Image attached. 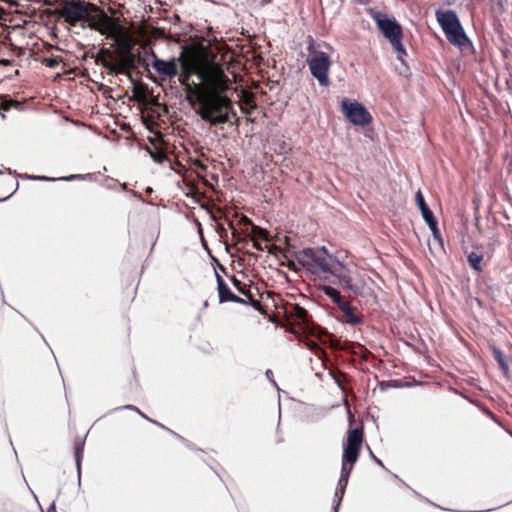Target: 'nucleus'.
<instances>
[{"instance_id":"2f4dec72","label":"nucleus","mask_w":512,"mask_h":512,"mask_svg":"<svg viewBox=\"0 0 512 512\" xmlns=\"http://www.w3.org/2000/svg\"><path fill=\"white\" fill-rule=\"evenodd\" d=\"M151 37L154 39H160L165 37V30L159 27L152 28Z\"/></svg>"},{"instance_id":"4be33fe9","label":"nucleus","mask_w":512,"mask_h":512,"mask_svg":"<svg viewBox=\"0 0 512 512\" xmlns=\"http://www.w3.org/2000/svg\"><path fill=\"white\" fill-rule=\"evenodd\" d=\"M483 253L482 252H476L472 251L468 254L467 260L469 265L477 272L482 271L481 262L483 260Z\"/></svg>"},{"instance_id":"37998d69","label":"nucleus","mask_w":512,"mask_h":512,"mask_svg":"<svg viewBox=\"0 0 512 512\" xmlns=\"http://www.w3.org/2000/svg\"><path fill=\"white\" fill-rule=\"evenodd\" d=\"M373 458H374V460H375L379 465L383 466V463L381 462V460H380V459H378V458H377V457H375L374 455H373Z\"/></svg>"},{"instance_id":"72a5a7b5","label":"nucleus","mask_w":512,"mask_h":512,"mask_svg":"<svg viewBox=\"0 0 512 512\" xmlns=\"http://www.w3.org/2000/svg\"><path fill=\"white\" fill-rule=\"evenodd\" d=\"M216 230H217L218 234L220 235V237H226L227 236V230L223 226V224L218 223Z\"/></svg>"},{"instance_id":"473e14b6","label":"nucleus","mask_w":512,"mask_h":512,"mask_svg":"<svg viewBox=\"0 0 512 512\" xmlns=\"http://www.w3.org/2000/svg\"><path fill=\"white\" fill-rule=\"evenodd\" d=\"M336 305L341 310L342 313H344L345 311L352 307L351 304L348 301L344 300L343 298Z\"/></svg>"},{"instance_id":"dca6fc26","label":"nucleus","mask_w":512,"mask_h":512,"mask_svg":"<svg viewBox=\"0 0 512 512\" xmlns=\"http://www.w3.org/2000/svg\"><path fill=\"white\" fill-rule=\"evenodd\" d=\"M363 437L364 432L362 426L350 429L348 431L347 442L345 445L361 449Z\"/></svg>"},{"instance_id":"f8f14e48","label":"nucleus","mask_w":512,"mask_h":512,"mask_svg":"<svg viewBox=\"0 0 512 512\" xmlns=\"http://www.w3.org/2000/svg\"><path fill=\"white\" fill-rule=\"evenodd\" d=\"M217 277V289H218V295H219V301L221 303L223 302H245L243 298L238 297L235 295L230 288L227 286L223 278L216 274Z\"/></svg>"},{"instance_id":"f3484780","label":"nucleus","mask_w":512,"mask_h":512,"mask_svg":"<svg viewBox=\"0 0 512 512\" xmlns=\"http://www.w3.org/2000/svg\"><path fill=\"white\" fill-rule=\"evenodd\" d=\"M416 203L421 211V214L424 218V220L427 222L430 219L435 218L433 215V212L429 209L428 205L425 202V199L421 193V191H418L415 195Z\"/></svg>"},{"instance_id":"ea45409f","label":"nucleus","mask_w":512,"mask_h":512,"mask_svg":"<svg viewBox=\"0 0 512 512\" xmlns=\"http://www.w3.org/2000/svg\"><path fill=\"white\" fill-rule=\"evenodd\" d=\"M0 63H1L2 65H4V66H8V65H10L11 61H10V60H8V59H2V60L0 61Z\"/></svg>"},{"instance_id":"6e6552de","label":"nucleus","mask_w":512,"mask_h":512,"mask_svg":"<svg viewBox=\"0 0 512 512\" xmlns=\"http://www.w3.org/2000/svg\"><path fill=\"white\" fill-rule=\"evenodd\" d=\"M309 51L313 53L307 60L311 74L321 86H328L330 84L328 74L332 63L330 57L325 52L312 51V45H310Z\"/></svg>"},{"instance_id":"0eeeda50","label":"nucleus","mask_w":512,"mask_h":512,"mask_svg":"<svg viewBox=\"0 0 512 512\" xmlns=\"http://www.w3.org/2000/svg\"><path fill=\"white\" fill-rule=\"evenodd\" d=\"M377 26L384 37L388 39L394 51L397 53V59L404 62V56L407 55L406 49L402 44V27L394 19L377 18Z\"/></svg>"},{"instance_id":"393cba45","label":"nucleus","mask_w":512,"mask_h":512,"mask_svg":"<svg viewBox=\"0 0 512 512\" xmlns=\"http://www.w3.org/2000/svg\"><path fill=\"white\" fill-rule=\"evenodd\" d=\"M323 291L334 304H337L342 299L339 291L331 286H323Z\"/></svg>"},{"instance_id":"e433bc0d","label":"nucleus","mask_w":512,"mask_h":512,"mask_svg":"<svg viewBox=\"0 0 512 512\" xmlns=\"http://www.w3.org/2000/svg\"><path fill=\"white\" fill-rule=\"evenodd\" d=\"M283 320L284 322H287L288 321V310L286 308V306H283ZM286 323H283V326L286 327Z\"/></svg>"},{"instance_id":"20e7f679","label":"nucleus","mask_w":512,"mask_h":512,"mask_svg":"<svg viewBox=\"0 0 512 512\" xmlns=\"http://www.w3.org/2000/svg\"><path fill=\"white\" fill-rule=\"evenodd\" d=\"M116 42V50L102 47L95 56V63L102 65L111 75H130L139 57L133 52L135 41L119 24L109 36Z\"/></svg>"},{"instance_id":"c756f323","label":"nucleus","mask_w":512,"mask_h":512,"mask_svg":"<svg viewBox=\"0 0 512 512\" xmlns=\"http://www.w3.org/2000/svg\"><path fill=\"white\" fill-rule=\"evenodd\" d=\"M239 225L241 226L242 230L247 234V232H249L248 230L250 229V231L252 230V226H255L252 221L245 215H242V217L240 218L239 220Z\"/></svg>"},{"instance_id":"6ab92c4d","label":"nucleus","mask_w":512,"mask_h":512,"mask_svg":"<svg viewBox=\"0 0 512 512\" xmlns=\"http://www.w3.org/2000/svg\"><path fill=\"white\" fill-rule=\"evenodd\" d=\"M265 248L269 254L274 255L281 265H285V260L288 259L286 248H281L275 244L266 245Z\"/></svg>"},{"instance_id":"412c9836","label":"nucleus","mask_w":512,"mask_h":512,"mask_svg":"<svg viewBox=\"0 0 512 512\" xmlns=\"http://www.w3.org/2000/svg\"><path fill=\"white\" fill-rule=\"evenodd\" d=\"M201 206L207 210L214 221H218L222 217H225L222 209L217 207L215 204L210 203V201L203 202Z\"/></svg>"},{"instance_id":"cd10ccee","label":"nucleus","mask_w":512,"mask_h":512,"mask_svg":"<svg viewBox=\"0 0 512 512\" xmlns=\"http://www.w3.org/2000/svg\"><path fill=\"white\" fill-rule=\"evenodd\" d=\"M13 106H19V102L12 99H6L3 96H0V110L9 111Z\"/></svg>"},{"instance_id":"ddd939ff","label":"nucleus","mask_w":512,"mask_h":512,"mask_svg":"<svg viewBox=\"0 0 512 512\" xmlns=\"http://www.w3.org/2000/svg\"><path fill=\"white\" fill-rule=\"evenodd\" d=\"M240 109L244 114H251L253 110L257 108L254 93L241 89L239 94Z\"/></svg>"},{"instance_id":"c9c22d12","label":"nucleus","mask_w":512,"mask_h":512,"mask_svg":"<svg viewBox=\"0 0 512 512\" xmlns=\"http://www.w3.org/2000/svg\"><path fill=\"white\" fill-rule=\"evenodd\" d=\"M252 242H253V247L259 251H263L264 248L262 247V245L260 244V242L258 241V239H251Z\"/></svg>"},{"instance_id":"de8ad7c7","label":"nucleus","mask_w":512,"mask_h":512,"mask_svg":"<svg viewBox=\"0 0 512 512\" xmlns=\"http://www.w3.org/2000/svg\"><path fill=\"white\" fill-rule=\"evenodd\" d=\"M280 153H285V151H284V147H281V149H280Z\"/></svg>"},{"instance_id":"a878e982","label":"nucleus","mask_w":512,"mask_h":512,"mask_svg":"<svg viewBox=\"0 0 512 512\" xmlns=\"http://www.w3.org/2000/svg\"><path fill=\"white\" fill-rule=\"evenodd\" d=\"M193 167L195 168L197 174L199 177H201L203 179V183L205 185H209L208 184V181L206 179H204L202 173H204L206 170H207V165H205L201 160L199 159H196L193 161L192 163Z\"/></svg>"},{"instance_id":"423d86ee","label":"nucleus","mask_w":512,"mask_h":512,"mask_svg":"<svg viewBox=\"0 0 512 512\" xmlns=\"http://www.w3.org/2000/svg\"><path fill=\"white\" fill-rule=\"evenodd\" d=\"M91 10H98V6L84 0H64L50 14L64 19L70 26H76L79 22L85 21Z\"/></svg>"},{"instance_id":"9d476101","label":"nucleus","mask_w":512,"mask_h":512,"mask_svg":"<svg viewBox=\"0 0 512 512\" xmlns=\"http://www.w3.org/2000/svg\"><path fill=\"white\" fill-rule=\"evenodd\" d=\"M341 111L354 125L366 126L372 122V116L364 105L357 101L344 98L341 102Z\"/></svg>"},{"instance_id":"a18cd8bd","label":"nucleus","mask_w":512,"mask_h":512,"mask_svg":"<svg viewBox=\"0 0 512 512\" xmlns=\"http://www.w3.org/2000/svg\"><path fill=\"white\" fill-rule=\"evenodd\" d=\"M132 373H133V376H134V378H135L136 382H138V380H137V376H136V372H135V369H133V370H132Z\"/></svg>"},{"instance_id":"5701e85b","label":"nucleus","mask_w":512,"mask_h":512,"mask_svg":"<svg viewBox=\"0 0 512 512\" xmlns=\"http://www.w3.org/2000/svg\"><path fill=\"white\" fill-rule=\"evenodd\" d=\"M85 441L82 438L77 437L74 441V455L78 469H80L81 461L84 453Z\"/></svg>"},{"instance_id":"f257e3e1","label":"nucleus","mask_w":512,"mask_h":512,"mask_svg":"<svg viewBox=\"0 0 512 512\" xmlns=\"http://www.w3.org/2000/svg\"><path fill=\"white\" fill-rule=\"evenodd\" d=\"M178 80L188 95H193L201 119L210 125L237 124L239 118L229 92L236 91L233 81L215 63L200 64L183 47L179 56Z\"/></svg>"},{"instance_id":"49530a36","label":"nucleus","mask_w":512,"mask_h":512,"mask_svg":"<svg viewBox=\"0 0 512 512\" xmlns=\"http://www.w3.org/2000/svg\"><path fill=\"white\" fill-rule=\"evenodd\" d=\"M127 408H128V409L137 410V408H136V407H134V406H132V405H128V406H127Z\"/></svg>"},{"instance_id":"f03ea898","label":"nucleus","mask_w":512,"mask_h":512,"mask_svg":"<svg viewBox=\"0 0 512 512\" xmlns=\"http://www.w3.org/2000/svg\"><path fill=\"white\" fill-rule=\"evenodd\" d=\"M304 268L316 276L329 280L345 289L354 291L349 270L334 256L327 253L325 248L302 251H290V270L299 271Z\"/></svg>"},{"instance_id":"1a4fd4ad","label":"nucleus","mask_w":512,"mask_h":512,"mask_svg":"<svg viewBox=\"0 0 512 512\" xmlns=\"http://www.w3.org/2000/svg\"><path fill=\"white\" fill-rule=\"evenodd\" d=\"M87 27L108 37L119 26V20L108 16L102 9L91 10L85 19Z\"/></svg>"},{"instance_id":"79ce46f5","label":"nucleus","mask_w":512,"mask_h":512,"mask_svg":"<svg viewBox=\"0 0 512 512\" xmlns=\"http://www.w3.org/2000/svg\"><path fill=\"white\" fill-rule=\"evenodd\" d=\"M387 386H389L388 382H381V384H380V387H381L382 390H384L385 387H387Z\"/></svg>"},{"instance_id":"f704fd0d","label":"nucleus","mask_w":512,"mask_h":512,"mask_svg":"<svg viewBox=\"0 0 512 512\" xmlns=\"http://www.w3.org/2000/svg\"><path fill=\"white\" fill-rule=\"evenodd\" d=\"M193 195L196 198V201L199 203H202V201L205 200V195L199 191L194 192Z\"/></svg>"},{"instance_id":"c03bdc74","label":"nucleus","mask_w":512,"mask_h":512,"mask_svg":"<svg viewBox=\"0 0 512 512\" xmlns=\"http://www.w3.org/2000/svg\"><path fill=\"white\" fill-rule=\"evenodd\" d=\"M284 244L286 245V248L288 247V236H284Z\"/></svg>"},{"instance_id":"7ed1b4c3","label":"nucleus","mask_w":512,"mask_h":512,"mask_svg":"<svg viewBox=\"0 0 512 512\" xmlns=\"http://www.w3.org/2000/svg\"><path fill=\"white\" fill-rule=\"evenodd\" d=\"M300 297L302 300H306L302 294H295L290 292V300H296ZM290 334H293L299 342H303L305 346L311 350L318 358H322L326 355L321 344L327 342V338L331 342V347L336 350L346 349L342 346L339 341L331 339L330 334L327 331H323L318 325L314 323L308 311L300 305L299 302L290 301Z\"/></svg>"},{"instance_id":"c85d7f7f","label":"nucleus","mask_w":512,"mask_h":512,"mask_svg":"<svg viewBox=\"0 0 512 512\" xmlns=\"http://www.w3.org/2000/svg\"><path fill=\"white\" fill-rule=\"evenodd\" d=\"M225 220L227 221L228 227L232 230V236H233V239L236 240V243L237 244L247 243L246 238L240 237L238 231L234 227V223L231 220L227 219L226 217H225Z\"/></svg>"},{"instance_id":"2eb2a0df","label":"nucleus","mask_w":512,"mask_h":512,"mask_svg":"<svg viewBox=\"0 0 512 512\" xmlns=\"http://www.w3.org/2000/svg\"><path fill=\"white\" fill-rule=\"evenodd\" d=\"M359 448L350 447L345 445L343 456H342V467L349 468L351 466V470L353 469L354 464L357 462L360 454Z\"/></svg>"},{"instance_id":"39448f33","label":"nucleus","mask_w":512,"mask_h":512,"mask_svg":"<svg viewBox=\"0 0 512 512\" xmlns=\"http://www.w3.org/2000/svg\"><path fill=\"white\" fill-rule=\"evenodd\" d=\"M435 15L447 40L452 45L460 49L471 46V41L465 34L459 18L453 10H437Z\"/></svg>"},{"instance_id":"4c0bfd02","label":"nucleus","mask_w":512,"mask_h":512,"mask_svg":"<svg viewBox=\"0 0 512 512\" xmlns=\"http://www.w3.org/2000/svg\"><path fill=\"white\" fill-rule=\"evenodd\" d=\"M157 161L161 162L164 158H166V155L163 152H158L157 155L154 157Z\"/></svg>"},{"instance_id":"9b49d317","label":"nucleus","mask_w":512,"mask_h":512,"mask_svg":"<svg viewBox=\"0 0 512 512\" xmlns=\"http://www.w3.org/2000/svg\"><path fill=\"white\" fill-rule=\"evenodd\" d=\"M150 55L153 57L151 66L162 80H172L178 75V57L166 61L158 58L153 49L150 50Z\"/></svg>"},{"instance_id":"a211bd4d","label":"nucleus","mask_w":512,"mask_h":512,"mask_svg":"<svg viewBox=\"0 0 512 512\" xmlns=\"http://www.w3.org/2000/svg\"><path fill=\"white\" fill-rule=\"evenodd\" d=\"M351 471H352L351 466H349V468L341 467V475H340V479L338 481V487L336 490V496L340 493L339 501H341V499L345 493V489L347 487L348 479H349Z\"/></svg>"},{"instance_id":"b1692460","label":"nucleus","mask_w":512,"mask_h":512,"mask_svg":"<svg viewBox=\"0 0 512 512\" xmlns=\"http://www.w3.org/2000/svg\"><path fill=\"white\" fill-rule=\"evenodd\" d=\"M247 237H250L251 239H263L265 241L269 240V233L267 230L262 229L259 226H252V230L247 232Z\"/></svg>"},{"instance_id":"4468645a","label":"nucleus","mask_w":512,"mask_h":512,"mask_svg":"<svg viewBox=\"0 0 512 512\" xmlns=\"http://www.w3.org/2000/svg\"><path fill=\"white\" fill-rule=\"evenodd\" d=\"M232 283L239 293L245 296L244 303H250L252 305H259L258 300L255 299V294L251 291L250 286L237 279L235 276L232 277Z\"/></svg>"},{"instance_id":"a19ab883","label":"nucleus","mask_w":512,"mask_h":512,"mask_svg":"<svg viewBox=\"0 0 512 512\" xmlns=\"http://www.w3.org/2000/svg\"><path fill=\"white\" fill-rule=\"evenodd\" d=\"M47 512H56L55 505H54V504H52V505L48 508Z\"/></svg>"},{"instance_id":"09e8293b","label":"nucleus","mask_w":512,"mask_h":512,"mask_svg":"<svg viewBox=\"0 0 512 512\" xmlns=\"http://www.w3.org/2000/svg\"><path fill=\"white\" fill-rule=\"evenodd\" d=\"M455 0H448V4L454 3Z\"/></svg>"},{"instance_id":"bb28decb","label":"nucleus","mask_w":512,"mask_h":512,"mask_svg":"<svg viewBox=\"0 0 512 512\" xmlns=\"http://www.w3.org/2000/svg\"><path fill=\"white\" fill-rule=\"evenodd\" d=\"M61 56H49L42 59V63L50 68H55L59 66V64L62 62Z\"/></svg>"},{"instance_id":"7c9ffc66","label":"nucleus","mask_w":512,"mask_h":512,"mask_svg":"<svg viewBox=\"0 0 512 512\" xmlns=\"http://www.w3.org/2000/svg\"><path fill=\"white\" fill-rule=\"evenodd\" d=\"M426 223L428 224L429 228L431 229V232H432L434 238L439 239L441 236V233H440V230L438 229V223H437L436 218L430 219Z\"/></svg>"},{"instance_id":"58836bf2","label":"nucleus","mask_w":512,"mask_h":512,"mask_svg":"<svg viewBox=\"0 0 512 512\" xmlns=\"http://www.w3.org/2000/svg\"><path fill=\"white\" fill-rule=\"evenodd\" d=\"M78 177H80V176L79 175H70V176L64 177L62 179L66 180V181H70V180H73V179L78 178Z\"/></svg>"},{"instance_id":"aec40b11","label":"nucleus","mask_w":512,"mask_h":512,"mask_svg":"<svg viewBox=\"0 0 512 512\" xmlns=\"http://www.w3.org/2000/svg\"><path fill=\"white\" fill-rule=\"evenodd\" d=\"M342 320L351 325H358L363 321L362 316L356 313V308L354 307L349 308L343 313Z\"/></svg>"}]
</instances>
